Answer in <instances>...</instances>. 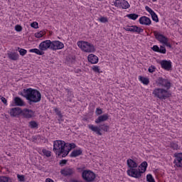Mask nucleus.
I'll list each match as a JSON object with an SVG mask.
<instances>
[{"mask_svg": "<svg viewBox=\"0 0 182 182\" xmlns=\"http://www.w3.org/2000/svg\"><path fill=\"white\" fill-rule=\"evenodd\" d=\"M68 163V160L66 159H63L61 161H60V166H61V167H63V166H65L66 164Z\"/></svg>", "mask_w": 182, "mask_h": 182, "instance_id": "obj_50", "label": "nucleus"}, {"mask_svg": "<svg viewBox=\"0 0 182 182\" xmlns=\"http://www.w3.org/2000/svg\"><path fill=\"white\" fill-rule=\"evenodd\" d=\"M127 165L128 166L129 170H132L134 168H137L139 164L136 163L133 159H128L127 161Z\"/></svg>", "mask_w": 182, "mask_h": 182, "instance_id": "obj_20", "label": "nucleus"}, {"mask_svg": "<svg viewBox=\"0 0 182 182\" xmlns=\"http://www.w3.org/2000/svg\"><path fill=\"white\" fill-rule=\"evenodd\" d=\"M146 11H147V12H149V14H150V15L153 14L154 13V11H153L150 7H149L148 6H146L145 7Z\"/></svg>", "mask_w": 182, "mask_h": 182, "instance_id": "obj_48", "label": "nucleus"}, {"mask_svg": "<svg viewBox=\"0 0 182 182\" xmlns=\"http://www.w3.org/2000/svg\"><path fill=\"white\" fill-rule=\"evenodd\" d=\"M51 153L52 152H50V151L43 149V154H44V156H46V157H50Z\"/></svg>", "mask_w": 182, "mask_h": 182, "instance_id": "obj_37", "label": "nucleus"}, {"mask_svg": "<svg viewBox=\"0 0 182 182\" xmlns=\"http://www.w3.org/2000/svg\"><path fill=\"white\" fill-rule=\"evenodd\" d=\"M152 50H154V52H159L160 51V48L159 47V46H154L151 48Z\"/></svg>", "mask_w": 182, "mask_h": 182, "instance_id": "obj_49", "label": "nucleus"}, {"mask_svg": "<svg viewBox=\"0 0 182 182\" xmlns=\"http://www.w3.org/2000/svg\"><path fill=\"white\" fill-rule=\"evenodd\" d=\"M23 110L20 107H14L10 109V114L13 117H16V116H19V114H22Z\"/></svg>", "mask_w": 182, "mask_h": 182, "instance_id": "obj_19", "label": "nucleus"}, {"mask_svg": "<svg viewBox=\"0 0 182 182\" xmlns=\"http://www.w3.org/2000/svg\"><path fill=\"white\" fill-rule=\"evenodd\" d=\"M53 151L57 157L62 158V155L66 153V142L65 141L57 140L53 144Z\"/></svg>", "mask_w": 182, "mask_h": 182, "instance_id": "obj_2", "label": "nucleus"}, {"mask_svg": "<svg viewBox=\"0 0 182 182\" xmlns=\"http://www.w3.org/2000/svg\"><path fill=\"white\" fill-rule=\"evenodd\" d=\"M18 50H19L18 52L21 56H25V54L27 53L28 52L26 49H23V48H18Z\"/></svg>", "mask_w": 182, "mask_h": 182, "instance_id": "obj_38", "label": "nucleus"}, {"mask_svg": "<svg viewBox=\"0 0 182 182\" xmlns=\"http://www.w3.org/2000/svg\"><path fill=\"white\" fill-rule=\"evenodd\" d=\"M170 146L171 149H173V150H177L178 149V144L176 142H171Z\"/></svg>", "mask_w": 182, "mask_h": 182, "instance_id": "obj_36", "label": "nucleus"}, {"mask_svg": "<svg viewBox=\"0 0 182 182\" xmlns=\"http://www.w3.org/2000/svg\"><path fill=\"white\" fill-rule=\"evenodd\" d=\"M14 105L16 106H21V107H22V106L25 105V102H23V100H22L21 99V97H14Z\"/></svg>", "mask_w": 182, "mask_h": 182, "instance_id": "obj_25", "label": "nucleus"}, {"mask_svg": "<svg viewBox=\"0 0 182 182\" xmlns=\"http://www.w3.org/2000/svg\"><path fill=\"white\" fill-rule=\"evenodd\" d=\"M139 21L141 25H145L146 26H150L151 25V19L146 16L139 18Z\"/></svg>", "mask_w": 182, "mask_h": 182, "instance_id": "obj_17", "label": "nucleus"}, {"mask_svg": "<svg viewBox=\"0 0 182 182\" xmlns=\"http://www.w3.org/2000/svg\"><path fill=\"white\" fill-rule=\"evenodd\" d=\"M15 31H16V32H22V26L16 25L15 26Z\"/></svg>", "mask_w": 182, "mask_h": 182, "instance_id": "obj_47", "label": "nucleus"}, {"mask_svg": "<svg viewBox=\"0 0 182 182\" xmlns=\"http://www.w3.org/2000/svg\"><path fill=\"white\" fill-rule=\"evenodd\" d=\"M148 72H149V73H153L156 72V67L154 65H151L148 69Z\"/></svg>", "mask_w": 182, "mask_h": 182, "instance_id": "obj_46", "label": "nucleus"}, {"mask_svg": "<svg viewBox=\"0 0 182 182\" xmlns=\"http://www.w3.org/2000/svg\"><path fill=\"white\" fill-rule=\"evenodd\" d=\"M146 181L147 182H156V181L154 180V178H153V176L150 173L146 176Z\"/></svg>", "mask_w": 182, "mask_h": 182, "instance_id": "obj_34", "label": "nucleus"}, {"mask_svg": "<svg viewBox=\"0 0 182 182\" xmlns=\"http://www.w3.org/2000/svg\"><path fill=\"white\" fill-rule=\"evenodd\" d=\"M114 5L117 8H122V9H129L130 8V4L126 0H116Z\"/></svg>", "mask_w": 182, "mask_h": 182, "instance_id": "obj_9", "label": "nucleus"}, {"mask_svg": "<svg viewBox=\"0 0 182 182\" xmlns=\"http://www.w3.org/2000/svg\"><path fill=\"white\" fill-rule=\"evenodd\" d=\"M65 44L59 41H51V50H59L63 49Z\"/></svg>", "mask_w": 182, "mask_h": 182, "instance_id": "obj_11", "label": "nucleus"}, {"mask_svg": "<svg viewBox=\"0 0 182 182\" xmlns=\"http://www.w3.org/2000/svg\"><path fill=\"white\" fill-rule=\"evenodd\" d=\"M31 26L34 29H38V28H39V24L38 23V22H33L31 23Z\"/></svg>", "mask_w": 182, "mask_h": 182, "instance_id": "obj_40", "label": "nucleus"}, {"mask_svg": "<svg viewBox=\"0 0 182 182\" xmlns=\"http://www.w3.org/2000/svg\"><path fill=\"white\" fill-rule=\"evenodd\" d=\"M38 48L42 52L44 50H48V49H51L52 41L50 40L44 41L40 43Z\"/></svg>", "mask_w": 182, "mask_h": 182, "instance_id": "obj_10", "label": "nucleus"}, {"mask_svg": "<svg viewBox=\"0 0 182 182\" xmlns=\"http://www.w3.org/2000/svg\"><path fill=\"white\" fill-rule=\"evenodd\" d=\"M161 68L164 69V70H171L173 65H171V61L163 60L160 61Z\"/></svg>", "mask_w": 182, "mask_h": 182, "instance_id": "obj_13", "label": "nucleus"}, {"mask_svg": "<svg viewBox=\"0 0 182 182\" xmlns=\"http://www.w3.org/2000/svg\"><path fill=\"white\" fill-rule=\"evenodd\" d=\"M154 35L156 41H158L160 43L164 44L166 43V41L168 40L167 37L157 31H154Z\"/></svg>", "mask_w": 182, "mask_h": 182, "instance_id": "obj_12", "label": "nucleus"}, {"mask_svg": "<svg viewBox=\"0 0 182 182\" xmlns=\"http://www.w3.org/2000/svg\"><path fill=\"white\" fill-rule=\"evenodd\" d=\"M88 128L90 130H92V132L96 133V134H98V136H102L101 130H103V132H107V130H109V126L105 124L100 125V127H95L94 125L89 124Z\"/></svg>", "mask_w": 182, "mask_h": 182, "instance_id": "obj_5", "label": "nucleus"}, {"mask_svg": "<svg viewBox=\"0 0 182 182\" xmlns=\"http://www.w3.org/2000/svg\"><path fill=\"white\" fill-rule=\"evenodd\" d=\"M1 100L2 103H4V105H6V106L8 105L6 98L1 97Z\"/></svg>", "mask_w": 182, "mask_h": 182, "instance_id": "obj_52", "label": "nucleus"}, {"mask_svg": "<svg viewBox=\"0 0 182 182\" xmlns=\"http://www.w3.org/2000/svg\"><path fill=\"white\" fill-rule=\"evenodd\" d=\"M153 1V2H156V1H157V0H152Z\"/></svg>", "mask_w": 182, "mask_h": 182, "instance_id": "obj_58", "label": "nucleus"}, {"mask_svg": "<svg viewBox=\"0 0 182 182\" xmlns=\"http://www.w3.org/2000/svg\"><path fill=\"white\" fill-rule=\"evenodd\" d=\"M83 154V151L81 149L73 150L70 154V157H78V156H82Z\"/></svg>", "mask_w": 182, "mask_h": 182, "instance_id": "obj_23", "label": "nucleus"}, {"mask_svg": "<svg viewBox=\"0 0 182 182\" xmlns=\"http://www.w3.org/2000/svg\"><path fill=\"white\" fill-rule=\"evenodd\" d=\"M152 95L155 97H158L160 100H166V99H168L171 96V93L166 88H155L152 92Z\"/></svg>", "mask_w": 182, "mask_h": 182, "instance_id": "obj_3", "label": "nucleus"}, {"mask_svg": "<svg viewBox=\"0 0 182 182\" xmlns=\"http://www.w3.org/2000/svg\"><path fill=\"white\" fill-rule=\"evenodd\" d=\"M151 18L153 21H154V22H159V16H157V14H156V12H154L153 14H151Z\"/></svg>", "mask_w": 182, "mask_h": 182, "instance_id": "obj_35", "label": "nucleus"}, {"mask_svg": "<svg viewBox=\"0 0 182 182\" xmlns=\"http://www.w3.org/2000/svg\"><path fill=\"white\" fill-rule=\"evenodd\" d=\"M100 22H102V23H106L107 22V18L106 17H101L99 18Z\"/></svg>", "mask_w": 182, "mask_h": 182, "instance_id": "obj_51", "label": "nucleus"}, {"mask_svg": "<svg viewBox=\"0 0 182 182\" xmlns=\"http://www.w3.org/2000/svg\"><path fill=\"white\" fill-rule=\"evenodd\" d=\"M60 173L62 176H64V177H70V176L75 174V168L69 167L64 168L60 170Z\"/></svg>", "mask_w": 182, "mask_h": 182, "instance_id": "obj_14", "label": "nucleus"}, {"mask_svg": "<svg viewBox=\"0 0 182 182\" xmlns=\"http://www.w3.org/2000/svg\"><path fill=\"white\" fill-rule=\"evenodd\" d=\"M77 45L82 50H84V52H87L88 53L96 52L95 46L87 41H78Z\"/></svg>", "mask_w": 182, "mask_h": 182, "instance_id": "obj_4", "label": "nucleus"}, {"mask_svg": "<svg viewBox=\"0 0 182 182\" xmlns=\"http://www.w3.org/2000/svg\"><path fill=\"white\" fill-rule=\"evenodd\" d=\"M156 83L157 86H161V87H164L168 90L171 87V82L168 81V79L163 78V77H159L156 79Z\"/></svg>", "mask_w": 182, "mask_h": 182, "instance_id": "obj_7", "label": "nucleus"}, {"mask_svg": "<svg viewBox=\"0 0 182 182\" xmlns=\"http://www.w3.org/2000/svg\"><path fill=\"white\" fill-rule=\"evenodd\" d=\"M95 114H97V116H100V114H103V110H102V108H97Z\"/></svg>", "mask_w": 182, "mask_h": 182, "instance_id": "obj_42", "label": "nucleus"}, {"mask_svg": "<svg viewBox=\"0 0 182 182\" xmlns=\"http://www.w3.org/2000/svg\"><path fill=\"white\" fill-rule=\"evenodd\" d=\"M65 152L61 156V157H66V156H68V154H69V152L70 151V150H72V149H75L76 147V144L75 143H65Z\"/></svg>", "mask_w": 182, "mask_h": 182, "instance_id": "obj_18", "label": "nucleus"}, {"mask_svg": "<svg viewBox=\"0 0 182 182\" xmlns=\"http://www.w3.org/2000/svg\"><path fill=\"white\" fill-rule=\"evenodd\" d=\"M127 17L129 18V19H132V21H136V19L139 18V14H127Z\"/></svg>", "mask_w": 182, "mask_h": 182, "instance_id": "obj_31", "label": "nucleus"}, {"mask_svg": "<svg viewBox=\"0 0 182 182\" xmlns=\"http://www.w3.org/2000/svg\"><path fill=\"white\" fill-rule=\"evenodd\" d=\"M18 95L25 97L31 106L33 103H39L42 99L41 92L32 88L23 89V91L18 92Z\"/></svg>", "mask_w": 182, "mask_h": 182, "instance_id": "obj_1", "label": "nucleus"}, {"mask_svg": "<svg viewBox=\"0 0 182 182\" xmlns=\"http://www.w3.org/2000/svg\"><path fill=\"white\" fill-rule=\"evenodd\" d=\"M173 164H175L176 167H182V153L175 154V160L173 161Z\"/></svg>", "mask_w": 182, "mask_h": 182, "instance_id": "obj_16", "label": "nucleus"}, {"mask_svg": "<svg viewBox=\"0 0 182 182\" xmlns=\"http://www.w3.org/2000/svg\"><path fill=\"white\" fill-rule=\"evenodd\" d=\"M7 56L9 59H11V60H18L19 59V54L17 53H7Z\"/></svg>", "mask_w": 182, "mask_h": 182, "instance_id": "obj_24", "label": "nucleus"}, {"mask_svg": "<svg viewBox=\"0 0 182 182\" xmlns=\"http://www.w3.org/2000/svg\"><path fill=\"white\" fill-rule=\"evenodd\" d=\"M130 28H132V26H126L125 27H124V31H129Z\"/></svg>", "mask_w": 182, "mask_h": 182, "instance_id": "obj_54", "label": "nucleus"}, {"mask_svg": "<svg viewBox=\"0 0 182 182\" xmlns=\"http://www.w3.org/2000/svg\"><path fill=\"white\" fill-rule=\"evenodd\" d=\"M109 119V114H104L103 115H100L97 117V119H95V123L97 124H99V123H102V122H106V120Z\"/></svg>", "mask_w": 182, "mask_h": 182, "instance_id": "obj_22", "label": "nucleus"}, {"mask_svg": "<svg viewBox=\"0 0 182 182\" xmlns=\"http://www.w3.org/2000/svg\"><path fill=\"white\" fill-rule=\"evenodd\" d=\"M127 173L129 177H133L134 178H140L143 172L141 171L139 168H135L134 169H128Z\"/></svg>", "mask_w": 182, "mask_h": 182, "instance_id": "obj_8", "label": "nucleus"}, {"mask_svg": "<svg viewBox=\"0 0 182 182\" xmlns=\"http://www.w3.org/2000/svg\"><path fill=\"white\" fill-rule=\"evenodd\" d=\"M35 36L36 38H42L43 36V31L36 33Z\"/></svg>", "mask_w": 182, "mask_h": 182, "instance_id": "obj_44", "label": "nucleus"}, {"mask_svg": "<svg viewBox=\"0 0 182 182\" xmlns=\"http://www.w3.org/2000/svg\"><path fill=\"white\" fill-rule=\"evenodd\" d=\"M166 46H168V48H171V44L168 43V40L166 41V43H164Z\"/></svg>", "mask_w": 182, "mask_h": 182, "instance_id": "obj_53", "label": "nucleus"}, {"mask_svg": "<svg viewBox=\"0 0 182 182\" xmlns=\"http://www.w3.org/2000/svg\"><path fill=\"white\" fill-rule=\"evenodd\" d=\"M147 166H149L147 161H143L139 166V168L141 167V171L142 172V174L143 173H146V170H147Z\"/></svg>", "mask_w": 182, "mask_h": 182, "instance_id": "obj_26", "label": "nucleus"}, {"mask_svg": "<svg viewBox=\"0 0 182 182\" xmlns=\"http://www.w3.org/2000/svg\"><path fill=\"white\" fill-rule=\"evenodd\" d=\"M55 112L56 113V115L60 117V119H62V117H63V115H62V112H60V111L59 110V109L55 108L54 109Z\"/></svg>", "mask_w": 182, "mask_h": 182, "instance_id": "obj_39", "label": "nucleus"}, {"mask_svg": "<svg viewBox=\"0 0 182 182\" xmlns=\"http://www.w3.org/2000/svg\"><path fill=\"white\" fill-rule=\"evenodd\" d=\"M82 177L86 182H93L96 178V174L92 171L85 170L82 173Z\"/></svg>", "mask_w": 182, "mask_h": 182, "instance_id": "obj_6", "label": "nucleus"}, {"mask_svg": "<svg viewBox=\"0 0 182 182\" xmlns=\"http://www.w3.org/2000/svg\"><path fill=\"white\" fill-rule=\"evenodd\" d=\"M66 92H67V102H72V99L70 97H73V93L72 92V91H70V90L66 88L65 89Z\"/></svg>", "mask_w": 182, "mask_h": 182, "instance_id": "obj_28", "label": "nucleus"}, {"mask_svg": "<svg viewBox=\"0 0 182 182\" xmlns=\"http://www.w3.org/2000/svg\"><path fill=\"white\" fill-rule=\"evenodd\" d=\"M131 28H135L134 32H136V33H141L144 31L143 28L137 26H131Z\"/></svg>", "mask_w": 182, "mask_h": 182, "instance_id": "obj_33", "label": "nucleus"}, {"mask_svg": "<svg viewBox=\"0 0 182 182\" xmlns=\"http://www.w3.org/2000/svg\"><path fill=\"white\" fill-rule=\"evenodd\" d=\"M29 52H31V53H36V55H45V52L38 48L30 49Z\"/></svg>", "mask_w": 182, "mask_h": 182, "instance_id": "obj_27", "label": "nucleus"}, {"mask_svg": "<svg viewBox=\"0 0 182 182\" xmlns=\"http://www.w3.org/2000/svg\"><path fill=\"white\" fill-rule=\"evenodd\" d=\"M166 47L163 46H160V48H159V53H166Z\"/></svg>", "mask_w": 182, "mask_h": 182, "instance_id": "obj_45", "label": "nucleus"}, {"mask_svg": "<svg viewBox=\"0 0 182 182\" xmlns=\"http://www.w3.org/2000/svg\"><path fill=\"white\" fill-rule=\"evenodd\" d=\"M88 62L92 63V65H95L99 62V58L96 56L95 54H90L87 57Z\"/></svg>", "mask_w": 182, "mask_h": 182, "instance_id": "obj_21", "label": "nucleus"}, {"mask_svg": "<svg viewBox=\"0 0 182 182\" xmlns=\"http://www.w3.org/2000/svg\"><path fill=\"white\" fill-rule=\"evenodd\" d=\"M139 80L143 83V85H149V83H150V81L147 77L139 76Z\"/></svg>", "mask_w": 182, "mask_h": 182, "instance_id": "obj_32", "label": "nucleus"}, {"mask_svg": "<svg viewBox=\"0 0 182 182\" xmlns=\"http://www.w3.org/2000/svg\"><path fill=\"white\" fill-rule=\"evenodd\" d=\"M17 178L18 181H25V176L17 174Z\"/></svg>", "mask_w": 182, "mask_h": 182, "instance_id": "obj_43", "label": "nucleus"}, {"mask_svg": "<svg viewBox=\"0 0 182 182\" xmlns=\"http://www.w3.org/2000/svg\"><path fill=\"white\" fill-rule=\"evenodd\" d=\"M134 31H135V28H133V27H132V28H129V32H134Z\"/></svg>", "mask_w": 182, "mask_h": 182, "instance_id": "obj_56", "label": "nucleus"}, {"mask_svg": "<svg viewBox=\"0 0 182 182\" xmlns=\"http://www.w3.org/2000/svg\"><path fill=\"white\" fill-rule=\"evenodd\" d=\"M21 114L25 119H32V117H35V112L26 108L23 110Z\"/></svg>", "mask_w": 182, "mask_h": 182, "instance_id": "obj_15", "label": "nucleus"}, {"mask_svg": "<svg viewBox=\"0 0 182 182\" xmlns=\"http://www.w3.org/2000/svg\"><path fill=\"white\" fill-rule=\"evenodd\" d=\"M68 60H70V59H75V58H73V56H69V57H68V58H67Z\"/></svg>", "mask_w": 182, "mask_h": 182, "instance_id": "obj_57", "label": "nucleus"}, {"mask_svg": "<svg viewBox=\"0 0 182 182\" xmlns=\"http://www.w3.org/2000/svg\"><path fill=\"white\" fill-rule=\"evenodd\" d=\"M0 182H12V178L9 176H0Z\"/></svg>", "mask_w": 182, "mask_h": 182, "instance_id": "obj_29", "label": "nucleus"}, {"mask_svg": "<svg viewBox=\"0 0 182 182\" xmlns=\"http://www.w3.org/2000/svg\"><path fill=\"white\" fill-rule=\"evenodd\" d=\"M46 182H54V181H53V180L48 178L46 179Z\"/></svg>", "mask_w": 182, "mask_h": 182, "instance_id": "obj_55", "label": "nucleus"}, {"mask_svg": "<svg viewBox=\"0 0 182 182\" xmlns=\"http://www.w3.org/2000/svg\"><path fill=\"white\" fill-rule=\"evenodd\" d=\"M92 70L96 73H100V68H99V66H97V65L92 66Z\"/></svg>", "mask_w": 182, "mask_h": 182, "instance_id": "obj_41", "label": "nucleus"}, {"mask_svg": "<svg viewBox=\"0 0 182 182\" xmlns=\"http://www.w3.org/2000/svg\"><path fill=\"white\" fill-rule=\"evenodd\" d=\"M28 127H30L31 129H38V122H36V121H31L28 123Z\"/></svg>", "mask_w": 182, "mask_h": 182, "instance_id": "obj_30", "label": "nucleus"}]
</instances>
